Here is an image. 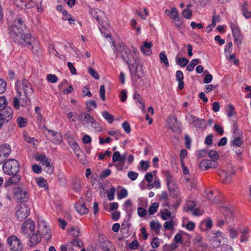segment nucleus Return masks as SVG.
Returning <instances> with one entry per match:
<instances>
[{"instance_id":"nucleus-1","label":"nucleus","mask_w":251,"mask_h":251,"mask_svg":"<svg viewBox=\"0 0 251 251\" xmlns=\"http://www.w3.org/2000/svg\"><path fill=\"white\" fill-rule=\"evenodd\" d=\"M9 34L15 42L25 45L31 44V34L20 18L16 19L14 25L10 26Z\"/></svg>"},{"instance_id":"nucleus-2","label":"nucleus","mask_w":251,"mask_h":251,"mask_svg":"<svg viewBox=\"0 0 251 251\" xmlns=\"http://www.w3.org/2000/svg\"><path fill=\"white\" fill-rule=\"evenodd\" d=\"M138 50L132 46L129 50L123 45H120L114 50V53L117 57H121L126 62L130 71L135 69L136 73H138L139 63L138 61Z\"/></svg>"},{"instance_id":"nucleus-3","label":"nucleus","mask_w":251,"mask_h":251,"mask_svg":"<svg viewBox=\"0 0 251 251\" xmlns=\"http://www.w3.org/2000/svg\"><path fill=\"white\" fill-rule=\"evenodd\" d=\"M16 91L19 96L22 95V91L25 94V100H29V97L32 95L34 92L31 84L26 80L24 79L22 81H18L16 84ZM26 102L25 100V103Z\"/></svg>"},{"instance_id":"nucleus-4","label":"nucleus","mask_w":251,"mask_h":251,"mask_svg":"<svg viewBox=\"0 0 251 251\" xmlns=\"http://www.w3.org/2000/svg\"><path fill=\"white\" fill-rule=\"evenodd\" d=\"M2 167L4 173L9 175L16 174L19 170V163L15 159L8 160L3 164Z\"/></svg>"},{"instance_id":"nucleus-5","label":"nucleus","mask_w":251,"mask_h":251,"mask_svg":"<svg viewBox=\"0 0 251 251\" xmlns=\"http://www.w3.org/2000/svg\"><path fill=\"white\" fill-rule=\"evenodd\" d=\"M186 119L195 128L203 130L207 126L206 123L204 119L197 118L193 115L189 114L186 116Z\"/></svg>"},{"instance_id":"nucleus-6","label":"nucleus","mask_w":251,"mask_h":251,"mask_svg":"<svg viewBox=\"0 0 251 251\" xmlns=\"http://www.w3.org/2000/svg\"><path fill=\"white\" fill-rule=\"evenodd\" d=\"M29 213L30 208L26 204H21L16 207V216L20 221H22L26 218Z\"/></svg>"},{"instance_id":"nucleus-7","label":"nucleus","mask_w":251,"mask_h":251,"mask_svg":"<svg viewBox=\"0 0 251 251\" xmlns=\"http://www.w3.org/2000/svg\"><path fill=\"white\" fill-rule=\"evenodd\" d=\"M36 159L45 167L47 173L51 174L53 172V166L50 161L44 154H38L36 155Z\"/></svg>"},{"instance_id":"nucleus-8","label":"nucleus","mask_w":251,"mask_h":251,"mask_svg":"<svg viewBox=\"0 0 251 251\" xmlns=\"http://www.w3.org/2000/svg\"><path fill=\"white\" fill-rule=\"evenodd\" d=\"M35 224L30 219H27L22 224L21 228V233L24 236H28L35 230Z\"/></svg>"},{"instance_id":"nucleus-9","label":"nucleus","mask_w":251,"mask_h":251,"mask_svg":"<svg viewBox=\"0 0 251 251\" xmlns=\"http://www.w3.org/2000/svg\"><path fill=\"white\" fill-rule=\"evenodd\" d=\"M13 118V110L7 107L0 112V128L6 123H8Z\"/></svg>"},{"instance_id":"nucleus-10","label":"nucleus","mask_w":251,"mask_h":251,"mask_svg":"<svg viewBox=\"0 0 251 251\" xmlns=\"http://www.w3.org/2000/svg\"><path fill=\"white\" fill-rule=\"evenodd\" d=\"M14 198L21 202L25 201L28 199V194L25 187H18L14 192Z\"/></svg>"},{"instance_id":"nucleus-11","label":"nucleus","mask_w":251,"mask_h":251,"mask_svg":"<svg viewBox=\"0 0 251 251\" xmlns=\"http://www.w3.org/2000/svg\"><path fill=\"white\" fill-rule=\"evenodd\" d=\"M7 242L10 249L15 251H22L23 245L20 240L15 235H12L7 239Z\"/></svg>"},{"instance_id":"nucleus-12","label":"nucleus","mask_w":251,"mask_h":251,"mask_svg":"<svg viewBox=\"0 0 251 251\" xmlns=\"http://www.w3.org/2000/svg\"><path fill=\"white\" fill-rule=\"evenodd\" d=\"M233 133L235 135L233 137V139L231 140V144L234 146L241 147L243 145L242 137L240 136L242 132L238 130L236 125H234L233 126Z\"/></svg>"},{"instance_id":"nucleus-13","label":"nucleus","mask_w":251,"mask_h":251,"mask_svg":"<svg viewBox=\"0 0 251 251\" xmlns=\"http://www.w3.org/2000/svg\"><path fill=\"white\" fill-rule=\"evenodd\" d=\"M39 232L41 233V235H43L44 238L49 240L51 238V234L50 230L49 227L47 226L45 221H41L38 225Z\"/></svg>"},{"instance_id":"nucleus-14","label":"nucleus","mask_w":251,"mask_h":251,"mask_svg":"<svg viewBox=\"0 0 251 251\" xmlns=\"http://www.w3.org/2000/svg\"><path fill=\"white\" fill-rule=\"evenodd\" d=\"M218 166V163L214 160L204 159L201 161L199 167L202 171H205L209 168H216Z\"/></svg>"},{"instance_id":"nucleus-15","label":"nucleus","mask_w":251,"mask_h":251,"mask_svg":"<svg viewBox=\"0 0 251 251\" xmlns=\"http://www.w3.org/2000/svg\"><path fill=\"white\" fill-rule=\"evenodd\" d=\"M235 173L233 172L232 174H229L224 170H220L218 172L221 181L226 184H229L231 182L232 175H233Z\"/></svg>"},{"instance_id":"nucleus-16","label":"nucleus","mask_w":251,"mask_h":251,"mask_svg":"<svg viewBox=\"0 0 251 251\" xmlns=\"http://www.w3.org/2000/svg\"><path fill=\"white\" fill-rule=\"evenodd\" d=\"M41 240V233L39 232L38 230L36 233H33L29 239V242L27 245L29 247H33L35 245L38 244Z\"/></svg>"},{"instance_id":"nucleus-17","label":"nucleus","mask_w":251,"mask_h":251,"mask_svg":"<svg viewBox=\"0 0 251 251\" xmlns=\"http://www.w3.org/2000/svg\"><path fill=\"white\" fill-rule=\"evenodd\" d=\"M152 43L151 42L144 41L143 44L140 46V49L142 52L145 55H150L152 53L151 49Z\"/></svg>"},{"instance_id":"nucleus-18","label":"nucleus","mask_w":251,"mask_h":251,"mask_svg":"<svg viewBox=\"0 0 251 251\" xmlns=\"http://www.w3.org/2000/svg\"><path fill=\"white\" fill-rule=\"evenodd\" d=\"M221 210L226 220V223L227 224H231L233 219V214L231 211L228 208L225 206L222 207Z\"/></svg>"},{"instance_id":"nucleus-19","label":"nucleus","mask_w":251,"mask_h":251,"mask_svg":"<svg viewBox=\"0 0 251 251\" xmlns=\"http://www.w3.org/2000/svg\"><path fill=\"white\" fill-rule=\"evenodd\" d=\"M133 99L138 106L144 112L145 110V105L142 96L138 93L135 92L133 95Z\"/></svg>"},{"instance_id":"nucleus-20","label":"nucleus","mask_w":251,"mask_h":251,"mask_svg":"<svg viewBox=\"0 0 251 251\" xmlns=\"http://www.w3.org/2000/svg\"><path fill=\"white\" fill-rule=\"evenodd\" d=\"M241 234L240 237L241 242H245L249 240L250 229L248 227H243L239 229Z\"/></svg>"},{"instance_id":"nucleus-21","label":"nucleus","mask_w":251,"mask_h":251,"mask_svg":"<svg viewBox=\"0 0 251 251\" xmlns=\"http://www.w3.org/2000/svg\"><path fill=\"white\" fill-rule=\"evenodd\" d=\"M47 131L50 134V135L53 138L51 140V142L54 144H59L62 141V137L61 135L53 131L47 129Z\"/></svg>"},{"instance_id":"nucleus-22","label":"nucleus","mask_w":251,"mask_h":251,"mask_svg":"<svg viewBox=\"0 0 251 251\" xmlns=\"http://www.w3.org/2000/svg\"><path fill=\"white\" fill-rule=\"evenodd\" d=\"M75 208L77 211L81 215L87 214L89 210L83 201H79L75 205Z\"/></svg>"},{"instance_id":"nucleus-23","label":"nucleus","mask_w":251,"mask_h":251,"mask_svg":"<svg viewBox=\"0 0 251 251\" xmlns=\"http://www.w3.org/2000/svg\"><path fill=\"white\" fill-rule=\"evenodd\" d=\"M230 27L235 40H237L240 39L241 33L238 25L235 23H230Z\"/></svg>"},{"instance_id":"nucleus-24","label":"nucleus","mask_w":251,"mask_h":251,"mask_svg":"<svg viewBox=\"0 0 251 251\" xmlns=\"http://www.w3.org/2000/svg\"><path fill=\"white\" fill-rule=\"evenodd\" d=\"M94 118L89 115V114L85 113H81L79 115V120L82 123L88 124Z\"/></svg>"},{"instance_id":"nucleus-25","label":"nucleus","mask_w":251,"mask_h":251,"mask_svg":"<svg viewBox=\"0 0 251 251\" xmlns=\"http://www.w3.org/2000/svg\"><path fill=\"white\" fill-rule=\"evenodd\" d=\"M176 79L178 82V88L179 90H182L184 88V82H183V74L182 71H177L176 72Z\"/></svg>"},{"instance_id":"nucleus-26","label":"nucleus","mask_w":251,"mask_h":251,"mask_svg":"<svg viewBox=\"0 0 251 251\" xmlns=\"http://www.w3.org/2000/svg\"><path fill=\"white\" fill-rule=\"evenodd\" d=\"M11 152V147L7 144H4L0 146V153L5 158L8 157Z\"/></svg>"},{"instance_id":"nucleus-27","label":"nucleus","mask_w":251,"mask_h":251,"mask_svg":"<svg viewBox=\"0 0 251 251\" xmlns=\"http://www.w3.org/2000/svg\"><path fill=\"white\" fill-rule=\"evenodd\" d=\"M165 13L174 20L179 17L178 12L175 7H173L170 11L168 9H166Z\"/></svg>"},{"instance_id":"nucleus-28","label":"nucleus","mask_w":251,"mask_h":251,"mask_svg":"<svg viewBox=\"0 0 251 251\" xmlns=\"http://www.w3.org/2000/svg\"><path fill=\"white\" fill-rule=\"evenodd\" d=\"M168 126L170 129L173 130H175L177 126V120L176 118L174 117H171L168 118L167 120Z\"/></svg>"},{"instance_id":"nucleus-29","label":"nucleus","mask_w":251,"mask_h":251,"mask_svg":"<svg viewBox=\"0 0 251 251\" xmlns=\"http://www.w3.org/2000/svg\"><path fill=\"white\" fill-rule=\"evenodd\" d=\"M161 226V225L158 221H152L150 223V227L151 230H154L156 233L159 232Z\"/></svg>"},{"instance_id":"nucleus-30","label":"nucleus","mask_w":251,"mask_h":251,"mask_svg":"<svg viewBox=\"0 0 251 251\" xmlns=\"http://www.w3.org/2000/svg\"><path fill=\"white\" fill-rule=\"evenodd\" d=\"M92 13L95 14L94 17L98 22H100L104 16V12L98 9H94L92 10Z\"/></svg>"},{"instance_id":"nucleus-31","label":"nucleus","mask_w":251,"mask_h":251,"mask_svg":"<svg viewBox=\"0 0 251 251\" xmlns=\"http://www.w3.org/2000/svg\"><path fill=\"white\" fill-rule=\"evenodd\" d=\"M41 109L39 107H36L35 108V113L37 114V124L40 126L42 124L44 119L43 118V115L41 114Z\"/></svg>"},{"instance_id":"nucleus-32","label":"nucleus","mask_w":251,"mask_h":251,"mask_svg":"<svg viewBox=\"0 0 251 251\" xmlns=\"http://www.w3.org/2000/svg\"><path fill=\"white\" fill-rule=\"evenodd\" d=\"M176 63L181 67H185L189 62V60L185 57H176Z\"/></svg>"},{"instance_id":"nucleus-33","label":"nucleus","mask_w":251,"mask_h":251,"mask_svg":"<svg viewBox=\"0 0 251 251\" xmlns=\"http://www.w3.org/2000/svg\"><path fill=\"white\" fill-rule=\"evenodd\" d=\"M207 196L209 201L212 202L217 203L219 201V198L217 197V194H214L213 191L209 190Z\"/></svg>"},{"instance_id":"nucleus-34","label":"nucleus","mask_w":251,"mask_h":251,"mask_svg":"<svg viewBox=\"0 0 251 251\" xmlns=\"http://www.w3.org/2000/svg\"><path fill=\"white\" fill-rule=\"evenodd\" d=\"M12 176H13L11 177L7 181H6V183L7 185L16 183L18 182L21 179V176L19 175H17L16 174L13 175Z\"/></svg>"},{"instance_id":"nucleus-35","label":"nucleus","mask_w":251,"mask_h":251,"mask_svg":"<svg viewBox=\"0 0 251 251\" xmlns=\"http://www.w3.org/2000/svg\"><path fill=\"white\" fill-rule=\"evenodd\" d=\"M68 143L72 149L74 150L75 154L78 156V154L77 153V152L79 151V148L78 147L76 142L75 141L73 138H71L69 139Z\"/></svg>"},{"instance_id":"nucleus-36","label":"nucleus","mask_w":251,"mask_h":251,"mask_svg":"<svg viewBox=\"0 0 251 251\" xmlns=\"http://www.w3.org/2000/svg\"><path fill=\"white\" fill-rule=\"evenodd\" d=\"M199 63L198 59H194L190 61V64L187 66V70L192 72L194 70L195 67Z\"/></svg>"},{"instance_id":"nucleus-37","label":"nucleus","mask_w":251,"mask_h":251,"mask_svg":"<svg viewBox=\"0 0 251 251\" xmlns=\"http://www.w3.org/2000/svg\"><path fill=\"white\" fill-rule=\"evenodd\" d=\"M159 57L160 62L164 64L166 67H168L169 63L166 54L163 52H161L159 54Z\"/></svg>"},{"instance_id":"nucleus-38","label":"nucleus","mask_w":251,"mask_h":251,"mask_svg":"<svg viewBox=\"0 0 251 251\" xmlns=\"http://www.w3.org/2000/svg\"><path fill=\"white\" fill-rule=\"evenodd\" d=\"M102 117L107 121V122L109 124H111L113 123L114 121L113 116L109 113L107 111H104L102 113Z\"/></svg>"},{"instance_id":"nucleus-39","label":"nucleus","mask_w":251,"mask_h":251,"mask_svg":"<svg viewBox=\"0 0 251 251\" xmlns=\"http://www.w3.org/2000/svg\"><path fill=\"white\" fill-rule=\"evenodd\" d=\"M157 197H158V200L159 201H165V202H166L167 200L168 199V194H167V192L165 191L162 192L161 193V194H160L159 195H158L157 196ZM164 205L166 206H169L168 203H166V202H165V203L164 204Z\"/></svg>"},{"instance_id":"nucleus-40","label":"nucleus","mask_w":251,"mask_h":251,"mask_svg":"<svg viewBox=\"0 0 251 251\" xmlns=\"http://www.w3.org/2000/svg\"><path fill=\"white\" fill-rule=\"evenodd\" d=\"M161 217L163 220H168L171 218V213L166 209L161 213Z\"/></svg>"},{"instance_id":"nucleus-41","label":"nucleus","mask_w":251,"mask_h":251,"mask_svg":"<svg viewBox=\"0 0 251 251\" xmlns=\"http://www.w3.org/2000/svg\"><path fill=\"white\" fill-rule=\"evenodd\" d=\"M159 207V204L157 202H153L149 208V213L150 215L154 214L157 211Z\"/></svg>"},{"instance_id":"nucleus-42","label":"nucleus","mask_w":251,"mask_h":251,"mask_svg":"<svg viewBox=\"0 0 251 251\" xmlns=\"http://www.w3.org/2000/svg\"><path fill=\"white\" fill-rule=\"evenodd\" d=\"M67 116L70 122H75L79 118V116L75 112H69Z\"/></svg>"},{"instance_id":"nucleus-43","label":"nucleus","mask_w":251,"mask_h":251,"mask_svg":"<svg viewBox=\"0 0 251 251\" xmlns=\"http://www.w3.org/2000/svg\"><path fill=\"white\" fill-rule=\"evenodd\" d=\"M128 195L127 191L125 189H122L118 193L117 198L119 200H121L124 198H126Z\"/></svg>"},{"instance_id":"nucleus-44","label":"nucleus","mask_w":251,"mask_h":251,"mask_svg":"<svg viewBox=\"0 0 251 251\" xmlns=\"http://www.w3.org/2000/svg\"><path fill=\"white\" fill-rule=\"evenodd\" d=\"M36 182L40 187H47V180L43 177H39L36 178Z\"/></svg>"},{"instance_id":"nucleus-45","label":"nucleus","mask_w":251,"mask_h":251,"mask_svg":"<svg viewBox=\"0 0 251 251\" xmlns=\"http://www.w3.org/2000/svg\"><path fill=\"white\" fill-rule=\"evenodd\" d=\"M195 206V202L193 200H191V198H189V199L187 201L186 207L188 210L192 211Z\"/></svg>"},{"instance_id":"nucleus-46","label":"nucleus","mask_w":251,"mask_h":251,"mask_svg":"<svg viewBox=\"0 0 251 251\" xmlns=\"http://www.w3.org/2000/svg\"><path fill=\"white\" fill-rule=\"evenodd\" d=\"M209 157L212 159L216 161L219 158V154L218 152L214 150H211L208 152Z\"/></svg>"},{"instance_id":"nucleus-47","label":"nucleus","mask_w":251,"mask_h":251,"mask_svg":"<svg viewBox=\"0 0 251 251\" xmlns=\"http://www.w3.org/2000/svg\"><path fill=\"white\" fill-rule=\"evenodd\" d=\"M17 122L20 127H24L26 125L27 120L26 118L20 117L17 119Z\"/></svg>"},{"instance_id":"nucleus-48","label":"nucleus","mask_w":251,"mask_h":251,"mask_svg":"<svg viewBox=\"0 0 251 251\" xmlns=\"http://www.w3.org/2000/svg\"><path fill=\"white\" fill-rule=\"evenodd\" d=\"M92 130L96 132H100L102 130V127L100 123L97 122L96 121L94 122V123L92 125L91 127Z\"/></svg>"},{"instance_id":"nucleus-49","label":"nucleus","mask_w":251,"mask_h":251,"mask_svg":"<svg viewBox=\"0 0 251 251\" xmlns=\"http://www.w3.org/2000/svg\"><path fill=\"white\" fill-rule=\"evenodd\" d=\"M88 71L90 75L96 79H99L100 78L99 75L98 74V72L94 70L91 67H89L88 69Z\"/></svg>"},{"instance_id":"nucleus-50","label":"nucleus","mask_w":251,"mask_h":251,"mask_svg":"<svg viewBox=\"0 0 251 251\" xmlns=\"http://www.w3.org/2000/svg\"><path fill=\"white\" fill-rule=\"evenodd\" d=\"M107 133L109 135L114 137L116 140H119L122 135L119 131L115 130L108 131Z\"/></svg>"},{"instance_id":"nucleus-51","label":"nucleus","mask_w":251,"mask_h":251,"mask_svg":"<svg viewBox=\"0 0 251 251\" xmlns=\"http://www.w3.org/2000/svg\"><path fill=\"white\" fill-rule=\"evenodd\" d=\"M153 187L156 188H159L160 187L159 180L157 178H155L153 183L148 185V188L149 189H151Z\"/></svg>"},{"instance_id":"nucleus-52","label":"nucleus","mask_w":251,"mask_h":251,"mask_svg":"<svg viewBox=\"0 0 251 251\" xmlns=\"http://www.w3.org/2000/svg\"><path fill=\"white\" fill-rule=\"evenodd\" d=\"M115 191V188L114 187H112L109 191L107 192V198L109 201H112L114 199Z\"/></svg>"},{"instance_id":"nucleus-53","label":"nucleus","mask_w":251,"mask_h":251,"mask_svg":"<svg viewBox=\"0 0 251 251\" xmlns=\"http://www.w3.org/2000/svg\"><path fill=\"white\" fill-rule=\"evenodd\" d=\"M216 24V19L215 17H213L212 23L206 26V31L207 33L211 31L212 29L215 26Z\"/></svg>"},{"instance_id":"nucleus-54","label":"nucleus","mask_w":251,"mask_h":251,"mask_svg":"<svg viewBox=\"0 0 251 251\" xmlns=\"http://www.w3.org/2000/svg\"><path fill=\"white\" fill-rule=\"evenodd\" d=\"M151 246L153 249H156L160 246L159 239L154 237L151 242Z\"/></svg>"},{"instance_id":"nucleus-55","label":"nucleus","mask_w":251,"mask_h":251,"mask_svg":"<svg viewBox=\"0 0 251 251\" xmlns=\"http://www.w3.org/2000/svg\"><path fill=\"white\" fill-rule=\"evenodd\" d=\"M164 174L166 178L167 185L175 181L172 176L168 172L165 171Z\"/></svg>"},{"instance_id":"nucleus-56","label":"nucleus","mask_w":251,"mask_h":251,"mask_svg":"<svg viewBox=\"0 0 251 251\" xmlns=\"http://www.w3.org/2000/svg\"><path fill=\"white\" fill-rule=\"evenodd\" d=\"M182 15L185 18L190 19L192 16V11L189 9H185L183 11Z\"/></svg>"},{"instance_id":"nucleus-57","label":"nucleus","mask_w":251,"mask_h":251,"mask_svg":"<svg viewBox=\"0 0 251 251\" xmlns=\"http://www.w3.org/2000/svg\"><path fill=\"white\" fill-rule=\"evenodd\" d=\"M87 107L89 110H93V108H95L97 107V103L96 101L94 100H89L86 103Z\"/></svg>"},{"instance_id":"nucleus-58","label":"nucleus","mask_w":251,"mask_h":251,"mask_svg":"<svg viewBox=\"0 0 251 251\" xmlns=\"http://www.w3.org/2000/svg\"><path fill=\"white\" fill-rule=\"evenodd\" d=\"M6 87V82L3 79L0 78V94H2L5 92Z\"/></svg>"},{"instance_id":"nucleus-59","label":"nucleus","mask_w":251,"mask_h":251,"mask_svg":"<svg viewBox=\"0 0 251 251\" xmlns=\"http://www.w3.org/2000/svg\"><path fill=\"white\" fill-rule=\"evenodd\" d=\"M138 176V174L134 171H129L127 173L128 177L131 180H136Z\"/></svg>"},{"instance_id":"nucleus-60","label":"nucleus","mask_w":251,"mask_h":251,"mask_svg":"<svg viewBox=\"0 0 251 251\" xmlns=\"http://www.w3.org/2000/svg\"><path fill=\"white\" fill-rule=\"evenodd\" d=\"M229 236L232 238H236L238 236L237 230L232 227L229 228Z\"/></svg>"},{"instance_id":"nucleus-61","label":"nucleus","mask_w":251,"mask_h":251,"mask_svg":"<svg viewBox=\"0 0 251 251\" xmlns=\"http://www.w3.org/2000/svg\"><path fill=\"white\" fill-rule=\"evenodd\" d=\"M7 105L6 100L4 97H0V110L4 109Z\"/></svg>"},{"instance_id":"nucleus-62","label":"nucleus","mask_w":251,"mask_h":251,"mask_svg":"<svg viewBox=\"0 0 251 251\" xmlns=\"http://www.w3.org/2000/svg\"><path fill=\"white\" fill-rule=\"evenodd\" d=\"M70 234L75 237L79 235V230L77 227H72L70 229Z\"/></svg>"},{"instance_id":"nucleus-63","label":"nucleus","mask_w":251,"mask_h":251,"mask_svg":"<svg viewBox=\"0 0 251 251\" xmlns=\"http://www.w3.org/2000/svg\"><path fill=\"white\" fill-rule=\"evenodd\" d=\"M47 80L51 83H55L57 80L56 76L54 75L49 74L47 75Z\"/></svg>"},{"instance_id":"nucleus-64","label":"nucleus","mask_w":251,"mask_h":251,"mask_svg":"<svg viewBox=\"0 0 251 251\" xmlns=\"http://www.w3.org/2000/svg\"><path fill=\"white\" fill-rule=\"evenodd\" d=\"M242 11L243 15L246 18H251V11H249L245 7H242Z\"/></svg>"}]
</instances>
